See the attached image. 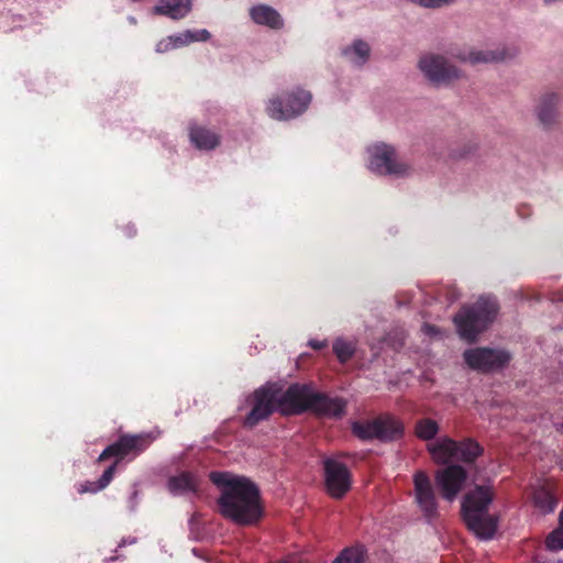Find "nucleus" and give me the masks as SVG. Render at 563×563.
Here are the masks:
<instances>
[{"mask_svg":"<svg viewBox=\"0 0 563 563\" xmlns=\"http://www.w3.org/2000/svg\"><path fill=\"white\" fill-rule=\"evenodd\" d=\"M364 558V550L360 547H353L343 550L333 563H363Z\"/></svg>","mask_w":563,"mask_h":563,"instance_id":"393cba45","label":"nucleus"},{"mask_svg":"<svg viewBox=\"0 0 563 563\" xmlns=\"http://www.w3.org/2000/svg\"><path fill=\"white\" fill-rule=\"evenodd\" d=\"M210 479L221 490L218 505L223 517L242 526L254 525L261 519L263 507L254 483L225 472H212Z\"/></svg>","mask_w":563,"mask_h":563,"instance_id":"f257e3e1","label":"nucleus"},{"mask_svg":"<svg viewBox=\"0 0 563 563\" xmlns=\"http://www.w3.org/2000/svg\"><path fill=\"white\" fill-rule=\"evenodd\" d=\"M432 461L435 464L446 465L451 462H473L479 454V445L472 440L456 442L444 435L427 444Z\"/></svg>","mask_w":563,"mask_h":563,"instance_id":"20e7f679","label":"nucleus"},{"mask_svg":"<svg viewBox=\"0 0 563 563\" xmlns=\"http://www.w3.org/2000/svg\"><path fill=\"white\" fill-rule=\"evenodd\" d=\"M345 402L340 398H330L316 393L311 411L319 416L341 417L344 413Z\"/></svg>","mask_w":563,"mask_h":563,"instance_id":"f3484780","label":"nucleus"},{"mask_svg":"<svg viewBox=\"0 0 563 563\" xmlns=\"http://www.w3.org/2000/svg\"><path fill=\"white\" fill-rule=\"evenodd\" d=\"M316 391L308 385H291L286 391L277 389L278 410L282 413H300L311 410Z\"/></svg>","mask_w":563,"mask_h":563,"instance_id":"0eeeda50","label":"nucleus"},{"mask_svg":"<svg viewBox=\"0 0 563 563\" xmlns=\"http://www.w3.org/2000/svg\"><path fill=\"white\" fill-rule=\"evenodd\" d=\"M464 360L473 369L490 372L507 365L510 361V355L503 350L471 349L464 352Z\"/></svg>","mask_w":563,"mask_h":563,"instance_id":"9b49d317","label":"nucleus"},{"mask_svg":"<svg viewBox=\"0 0 563 563\" xmlns=\"http://www.w3.org/2000/svg\"><path fill=\"white\" fill-rule=\"evenodd\" d=\"M537 563H563V562L562 561L550 562V561L538 560Z\"/></svg>","mask_w":563,"mask_h":563,"instance_id":"72a5a7b5","label":"nucleus"},{"mask_svg":"<svg viewBox=\"0 0 563 563\" xmlns=\"http://www.w3.org/2000/svg\"><path fill=\"white\" fill-rule=\"evenodd\" d=\"M440 430L439 423L430 418H422L416 422L415 433L423 441L432 442Z\"/></svg>","mask_w":563,"mask_h":563,"instance_id":"5701e85b","label":"nucleus"},{"mask_svg":"<svg viewBox=\"0 0 563 563\" xmlns=\"http://www.w3.org/2000/svg\"><path fill=\"white\" fill-rule=\"evenodd\" d=\"M369 169L379 175H407L410 166L398 159L393 147L386 144H376L368 148Z\"/></svg>","mask_w":563,"mask_h":563,"instance_id":"423d86ee","label":"nucleus"},{"mask_svg":"<svg viewBox=\"0 0 563 563\" xmlns=\"http://www.w3.org/2000/svg\"><path fill=\"white\" fill-rule=\"evenodd\" d=\"M200 478L191 472H181L168 481V489L174 495L196 494L199 490Z\"/></svg>","mask_w":563,"mask_h":563,"instance_id":"a211bd4d","label":"nucleus"},{"mask_svg":"<svg viewBox=\"0 0 563 563\" xmlns=\"http://www.w3.org/2000/svg\"><path fill=\"white\" fill-rule=\"evenodd\" d=\"M333 351L340 361L345 362L352 356L354 347L344 340H336L333 344Z\"/></svg>","mask_w":563,"mask_h":563,"instance_id":"c85d7f7f","label":"nucleus"},{"mask_svg":"<svg viewBox=\"0 0 563 563\" xmlns=\"http://www.w3.org/2000/svg\"><path fill=\"white\" fill-rule=\"evenodd\" d=\"M252 20L262 25H266L272 29H280L283 26V19L280 14L272 7L265 4H258L250 11Z\"/></svg>","mask_w":563,"mask_h":563,"instance_id":"6ab92c4d","label":"nucleus"},{"mask_svg":"<svg viewBox=\"0 0 563 563\" xmlns=\"http://www.w3.org/2000/svg\"><path fill=\"white\" fill-rule=\"evenodd\" d=\"M253 408L245 418V424L253 427L260 421L268 418L274 411L278 410L277 388L275 385H267L257 389L253 394Z\"/></svg>","mask_w":563,"mask_h":563,"instance_id":"f8f14e48","label":"nucleus"},{"mask_svg":"<svg viewBox=\"0 0 563 563\" xmlns=\"http://www.w3.org/2000/svg\"><path fill=\"white\" fill-rule=\"evenodd\" d=\"M173 48H174L173 42L169 36L165 40H162L156 46V51L159 53H163V52H166V51L173 49Z\"/></svg>","mask_w":563,"mask_h":563,"instance_id":"7c9ffc66","label":"nucleus"},{"mask_svg":"<svg viewBox=\"0 0 563 563\" xmlns=\"http://www.w3.org/2000/svg\"><path fill=\"white\" fill-rule=\"evenodd\" d=\"M556 540H558L559 543H561L563 541V534H559Z\"/></svg>","mask_w":563,"mask_h":563,"instance_id":"f704fd0d","label":"nucleus"},{"mask_svg":"<svg viewBox=\"0 0 563 563\" xmlns=\"http://www.w3.org/2000/svg\"><path fill=\"white\" fill-rule=\"evenodd\" d=\"M344 54L351 56V60L357 65L364 64L369 55V47L362 41H356L351 49H346Z\"/></svg>","mask_w":563,"mask_h":563,"instance_id":"a878e982","label":"nucleus"},{"mask_svg":"<svg viewBox=\"0 0 563 563\" xmlns=\"http://www.w3.org/2000/svg\"><path fill=\"white\" fill-rule=\"evenodd\" d=\"M311 101V95L305 90H298L291 93L287 99V104L282 106L279 99H271L266 111L274 120H288L302 113Z\"/></svg>","mask_w":563,"mask_h":563,"instance_id":"ddd939ff","label":"nucleus"},{"mask_svg":"<svg viewBox=\"0 0 563 563\" xmlns=\"http://www.w3.org/2000/svg\"><path fill=\"white\" fill-rule=\"evenodd\" d=\"M559 520V528L552 531L545 540L547 548L551 551H559L563 549V509L560 512Z\"/></svg>","mask_w":563,"mask_h":563,"instance_id":"bb28decb","label":"nucleus"},{"mask_svg":"<svg viewBox=\"0 0 563 563\" xmlns=\"http://www.w3.org/2000/svg\"><path fill=\"white\" fill-rule=\"evenodd\" d=\"M422 330L426 334L431 335V336L438 334V332H439L438 329L431 324H424L422 327Z\"/></svg>","mask_w":563,"mask_h":563,"instance_id":"2f4dec72","label":"nucleus"},{"mask_svg":"<svg viewBox=\"0 0 563 563\" xmlns=\"http://www.w3.org/2000/svg\"><path fill=\"white\" fill-rule=\"evenodd\" d=\"M526 496L542 514L552 512L558 505L555 485L548 478H537L526 490Z\"/></svg>","mask_w":563,"mask_h":563,"instance_id":"dca6fc26","label":"nucleus"},{"mask_svg":"<svg viewBox=\"0 0 563 563\" xmlns=\"http://www.w3.org/2000/svg\"><path fill=\"white\" fill-rule=\"evenodd\" d=\"M434 479L442 498L452 503L464 488L467 473L461 465H448L435 472Z\"/></svg>","mask_w":563,"mask_h":563,"instance_id":"6e6552de","label":"nucleus"},{"mask_svg":"<svg viewBox=\"0 0 563 563\" xmlns=\"http://www.w3.org/2000/svg\"><path fill=\"white\" fill-rule=\"evenodd\" d=\"M152 442L153 438L148 433L122 435L115 443L103 450L98 461H103L111 456H115L120 460L128 456L135 457L141 452L145 451Z\"/></svg>","mask_w":563,"mask_h":563,"instance_id":"1a4fd4ad","label":"nucleus"},{"mask_svg":"<svg viewBox=\"0 0 563 563\" xmlns=\"http://www.w3.org/2000/svg\"><path fill=\"white\" fill-rule=\"evenodd\" d=\"M558 101L559 97L553 93L541 99L538 108V118L543 125H550L555 121Z\"/></svg>","mask_w":563,"mask_h":563,"instance_id":"4be33fe9","label":"nucleus"},{"mask_svg":"<svg viewBox=\"0 0 563 563\" xmlns=\"http://www.w3.org/2000/svg\"><path fill=\"white\" fill-rule=\"evenodd\" d=\"M505 59L504 54H496L494 52H472L466 57H463L464 62H468L470 64H478V63H492Z\"/></svg>","mask_w":563,"mask_h":563,"instance_id":"cd10ccee","label":"nucleus"},{"mask_svg":"<svg viewBox=\"0 0 563 563\" xmlns=\"http://www.w3.org/2000/svg\"><path fill=\"white\" fill-rule=\"evenodd\" d=\"M324 479L327 492L333 498H341L351 487V474L347 467L336 459L324 461Z\"/></svg>","mask_w":563,"mask_h":563,"instance_id":"4468645a","label":"nucleus"},{"mask_svg":"<svg viewBox=\"0 0 563 563\" xmlns=\"http://www.w3.org/2000/svg\"><path fill=\"white\" fill-rule=\"evenodd\" d=\"M173 42V47H181L192 42L207 41L210 37V33L207 30L199 31H185L180 34L169 36Z\"/></svg>","mask_w":563,"mask_h":563,"instance_id":"b1692460","label":"nucleus"},{"mask_svg":"<svg viewBox=\"0 0 563 563\" xmlns=\"http://www.w3.org/2000/svg\"><path fill=\"white\" fill-rule=\"evenodd\" d=\"M419 68L423 75L433 84H448L459 78V70L449 65L442 56L429 54L421 57Z\"/></svg>","mask_w":563,"mask_h":563,"instance_id":"2eb2a0df","label":"nucleus"},{"mask_svg":"<svg viewBox=\"0 0 563 563\" xmlns=\"http://www.w3.org/2000/svg\"><path fill=\"white\" fill-rule=\"evenodd\" d=\"M498 307L490 298H481L473 307L463 308L454 318L459 334L474 341L495 319Z\"/></svg>","mask_w":563,"mask_h":563,"instance_id":"7ed1b4c3","label":"nucleus"},{"mask_svg":"<svg viewBox=\"0 0 563 563\" xmlns=\"http://www.w3.org/2000/svg\"><path fill=\"white\" fill-rule=\"evenodd\" d=\"M189 137L197 148L206 151L213 150L220 141L217 133L199 125L190 128Z\"/></svg>","mask_w":563,"mask_h":563,"instance_id":"412c9836","label":"nucleus"},{"mask_svg":"<svg viewBox=\"0 0 563 563\" xmlns=\"http://www.w3.org/2000/svg\"><path fill=\"white\" fill-rule=\"evenodd\" d=\"M191 10V0H162L154 7L156 14L166 15L172 19H181Z\"/></svg>","mask_w":563,"mask_h":563,"instance_id":"aec40b11","label":"nucleus"},{"mask_svg":"<svg viewBox=\"0 0 563 563\" xmlns=\"http://www.w3.org/2000/svg\"><path fill=\"white\" fill-rule=\"evenodd\" d=\"M352 430L360 439L377 438L382 441H393L401 438L404 426L391 416H382L372 421L355 422Z\"/></svg>","mask_w":563,"mask_h":563,"instance_id":"39448f33","label":"nucleus"},{"mask_svg":"<svg viewBox=\"0 0 563 563\" xmlns=\"http://www.w3.org/2000/svg\"><path fill=\"white\" fill-rule=\"evenodd\" d=\"M415 501L422 515L432 519L438 516V498L429 475L423 471L413 474Z\"/></svg>","mask_w":563,"mask_h":563,"instance_id":"9d476101","label":"nucleus"},{"mask_svg":"<svg viewBox=\"0 0 563 563\" xmlns=\"http://www.w3.org/2000/svg\"><path fill=\"white\" fill-rule=\"evenodd\" d=\"M496 493L490 484L476 485L462 500V516L467 528L479 539H492L498 527V518L488 512Z\"/></svg>","mask_w":563,"mask_h":563,"instance_id":"f03ea898","label":"nucleus"},{"mask_svg":"<svg viewBox=\"0 0 563 563\" xmlns=\"http://www.w3.org/2000/svg\"><path fill=\"white\" fill-rule=\"evenodd\" d=\"M118 462L109 466L100 477L97 489H102L110 484L113 478Z\"/></svg>","mask_w":563,"mask_h":563,"instance_id":"c756f323","label":"nucleus"},{"mask_svg":"<svg viewBox=\"0 0 563 563\" xmlns=\"http://www.w3.org/2000/svg\"><path fill=\"white\" fill-rule=\"evenodd\" d=\"M309 345L314 349V350H321L323 349L327 344L325 342H322V341H318V340H310L309 341Z\"/></svg>","mask_w":563,"mask_h":563,"instance_id":"473e14b6","label":"nucleus"}]
</instances>
